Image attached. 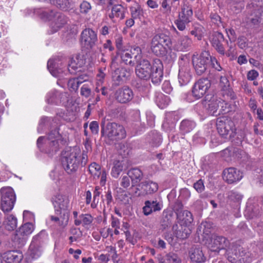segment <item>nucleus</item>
<instances>
[{
    "label": "nucleus",
    "instance_id": "nucleus-33",
    "mask_svg": "<svg viewBox=\"0 0 263 263\" xmlns=\"http://www.w3.org/2000/svg\"><path fill=\"white\" fill-rule=\"evenodd\" d=\"M39 2H47L55 5L59 9L67 11L69 10L72 6L69 0H37Z\"/></svg>",
    "mask_w": 263,
    "mask_h": 263
},
{
    "label": "nucleus",
    "instance_id": "nucleus-47",
    "mask_svg": "<svg viewBox=\"0 0 263 263\" xmlns=\"http://www.w3.org/2000/svg\"><path fill=\"white\" fill-rule=\"evenodd\" d=\"M91 8L90 3L86 1H83L79 6L80 12L84 15L88 14Z\"/></svg>",
    "mask_w": 263,
    "mask_h": 263
},
{
    "label": "nucleus",
    "instance_id": "nucleus-56",
    "mask_svg": "<svg viewBox=\"0 0 263 263\" xmlns=\"http://www.w3.org/2000/svg\"><path fill=\"white\" fill-rule=\"evenodd\" d=\"M167 260L170 261V263H180L181 260L178 257V256L174 253H169L167 254L166 256Z\"/></svg>",
    "mask_w": 263,
    "mask_h": 263
},
{
    "label": "nucleus",
    "instance_id": "nucleus-12",
    "mask_svg": "<svg viewBox=\"0 0 263 263\" xmlns=\"http://www.w3.org/2000/svg\"><path fill=\"white\" fill-rule=\"evenodd\" d=\"M211 86V82L208 79H200L194 85L192 95L195 100L202 98Z\"/></svg>",
    "mask_w": 263,
    "mask_h": 263
},
{
    "label": "nucleus",
    "instance_id": "nucleus-13",
    "mask_svg": "<svg viewBox=\"0 0 263 263\" xmlns=\"http://www.w3.org/2000/svg\"><path fill=\"white\" fill-rule=\"evenodd\" d=\"M98 41L97 33L91 28L84 29L81 34V42L87 48H92Z\"/></svg>",
    "mask_w": 263,
    "mask_h": 263
},
{
    "label": "nucleus",
    "instance_id": "nucleus-46",
    "mask_svg": "<svg viewBox=\"0 0 263 263\" xmlns=\"http://www.w3.org/2000/svg\"><path fill=\"white\" fill-rule=\"evenodd\" d=\"M18 230L28 237L34 230V226L32 223L27 222L22 226Z\"/></svg>",
    "mask_w": 263,
    "mask_h": 263
},
{
    "label": "nucleus",
    "instance_id": "nucleus-35",
    "mask_svg": "<svg viewBox=\"0 0 263 263\" xmlns=\"http://www.w3.org/2000/svg\"><path fill=\"white\" fill-rule=\"evenodd\" d=\"M152 41L158 43L167 48L171 45V40L169 36L164 33H158L156 34Z\"/></svg>",
    "mask_w": 263,
    "mask_h": 263
},
{
    "label": "nucleus",
    "instance_id": "nucleus-32",
    "mask_svg": "<svg viewBox=\"0 0 263 263\" xmlns=\"http://www.w3.org/2000/svg\"><path fill=\"white\" fill-rule=\"evenodd\" d=\"M213 243L214 246H212L214 248L213 251L217 249H223L227 247L229 243V240L224 237L222 236H214L213 238Z\"/></svg>",
    "mask_w": 263,
    "mask_h": 263
},
{
    "label": "nucleus",
    "instance_id": "nucleus-20",
    "mask_svg": "<svg viewBox=\"0 0 263 263\" xmlns=\"http://www.w3.org/2000/svg\"><path fill=\"white\" fill-rule=\"evenodd\" d=\"M204 105L209 113L213 116H217V111L219 108V99L216 97L206 96Z\"/></svg>",
    "mask_w": 263,
    "mask_h": 263
},
{
    "label": "nucleus",
    "instance_id": "nucleus-14",
    "mask_svg": "<svg viewBox=\"0 0 263 263\" xmlns=\"http://www.w3.org/2000/svg\"><path fill=\"white\" fill-rule=\"evenodd\" d=\"M210 43L212 47L220 55H224L226 54L224 44L228 43L226 41L223 35L219 32L213 33L210 39Z\"/></svg>",
    "mask_w": 263,
    "mask_h": 263
},
{
    "label": "nucleus",
    "instance_id": "nucleus-54",
    "mask_svg": "<svg viewBox=\"0 0 263 263\" xmlns=\"http://www.w3.org/2000/svg\"><path fill=\"white\" fill-rule=\"evenodd\" d=\"M100 194V192L99 191V188L96 187L93 192V201L91 203V207L92 208L94 209L97 207L99 200Z\"/></svg>",
    "mask_w": 263,
    "mask_h": 263
},
{
    "label": "nucleus",
    "instance_id": "nucleus-61",
    "mask_svg": "<svg viewBox=\"0 0 263 263\" xmlns=\"http://www.w3.org/2000/svg\"><path fill=\"white\" fill-rule=\"evenodd\" d=\"M237 44L241 49H245L247 47L248 43L247 39L245 36H241L238 37Z\"/></svg>",
    "mask_w": 263,
    "mask_h": 263
},
{
    "label": "nucleus",
    "instance_id": "nucleus-27",
    "mask_svg": "<svg viewBox=\"0 0 263 263\" xmlns=\"http://www.w3.org/2000/svg\"><path fill=\"white\" fill-rule=\"evenodd\" d=\"M140 186L145 195L153 194L158 190V183L150 180L142 181L140 183Z\"/></svg>",
    "mask_w": 263,
    "mask_h": 263
},
{
    "label": "nucleus",
    "instance_id": "nucleus-48",
    "mask_svg": "<svg viewBox=\"0 0 263 263\" xmlns=\"http://www.w3.org/2000/svg\"><path fill=\"white\" fill-rule=\"evenodd\" d=\"M218 114H226L230 111V105L226 101L219 99V108Z\"/></svg>",
    "mask_w": 263,
    "mask_h": 263
},
{
    "label": "nucleus",
    "instance_id": "nucleus-16",
    "mask_svg": "<svg viewBox=\"0 0 263 263\" xmlns=\"http://www.w3.org/2000/svg\"><path fill=\"white\" fill-rule=\"evenodd\" d=\"M130 76V71L126 68L122 67L116 68L112 73V79L114 85L119 86L126 82Z\"/></svg>",
    "mask_w": 263,
    "mask_h": 263
},
{
    "label": "nucleus",
    "instance_id": "nucleus-7",
    "mask_svg": "<svg viewBox=\"0 0 263 263\" xmlns=\"http://www.w3.org/2000/svg\"><path fill=\"white\" fill-rule=\"evenodd\" d=\"M52 201L57 212H60V214L63 213L64 220L61 224L63 226L67 225L69 216V199L68 197L61 194H57L52 198Z\"/></svg>",
    "mask_w": 263,
    "mask_h": 263
},
{
    "label": "nucleus",
    "instance_id": "nucleus-25",
    "mask_svg": "<svg viewBox=\"0 0 263 263\" xmlns=\"http://www.w3.org/2000/svg\"><path fill=\"white\" fill-rule=\"evenodd\" d=\"M189 256L191 260L193 262H203L206 260V257L200 248L196 246H193L190 249Z\"/></svg>",
    "mask_w": 263,
    "mask_h": 263
},
{
    "label": "nucleus",
    "instance_id": "nucleus-10",
    "mask_svg": "<svg viewBox=\"0 0 263 263\" xmlns=\"http://www.w3.org/2000/svg\"><path fill=\"white\" fill-rule=\"evenodd\" d=\"M120 57L122 61L125 64L134 66L142 58L141 49L136 46L130 50H124L122 51Z\"/></svg>",
    "mask_w": 263,
    "mask_h": 263
},
{
    "label": "nucleus",
    "instance_id": "nucleus-8",
    "mask_svg": "<svg viewBox=\"0 0 263 263\" xmlns=\"http://www.w3.org/2000/svg\"><path fill=\"white\" fill-rule=\"evenodd\" d=\"M210 54L209 51H202L200 54H194L192 56V64L196 73L198 76L206 71L210 63Z\"/></svg>",
    "mask_w": 263,
    "mask_h": 263
},
{
    "label": "nucleus",
    "instance_id": "nucleus-11",
    "mask_svg": "<svg viewBox=\"0 0 263 263\" xmlns=\"http://www.w3.org/2000/svg\"><path fill=\"white\" fill-rule=\"evenodd\" d=\"M216 126L218 133L224 137L228 135L231 137L236 130L233 121L230 118L226 117L218 118L217 119Z\"/></svg>",
    "mask_w": 263,
    "mask_h": 263
},
{
    "label": "nucleus",
    "instance_id": "nucleus-38",
    "mask_svg": "<svg viewBox=\"0 0 263 263\" xmlns=\"http://www.w3.org/2000/svg\"><path fill=\"white\" fill-rule=\"evenodd\" d=\"M195 126L196 124L194 121L185 119L181 122L180 129L183 134H185L192 131Z\"/></svg>",
    "mask_w": 263,
    "mask_h": 263
},
{
    "label": "nucleus",
    "instance_id": "nucleus-15",
    "mask_svg": "<svg viewBox=\"0 0 263 263\" xmlns=\"http://www.w3.org/2000/svg\"><path fill=\"white\" fill-rule=\"evenodd\" d=\"M134 97V93L131 89L124 86L118 89L115 92L116 100L120 103L124 104L130 101Z\"/></svg>",
    "mask_w": 263,
    "mask_h": 263
},
{
    "label": "nucleus",
    "instance_id": "nucleus-43",
    "mask_svg": "<svg viewBox=\"0 0 263 263\" xmlns=\"http://www.w3.org/2000/svg\"><path fill=\"white\" fill-rule=\"evenodd\" d=\"M42 249L39 245L31 243L29 248L30 256L34 259L39 257L42 254Z\"/></svg>",
    "mask_w": 263,
    "mask_h": 263
},
{
    "label": "nucleus",
    "instance_id": "nucleus-3",
    "mask_svg": "<svg viewBox=\"0 0 263 263\" xmlns=\"http://www.w3.org/2000/svg\"><path fill=\"white\" fill-rule=\"evenodd\" d=\"M85 64L84 60L79 55L73 57L69 59L67 67L64 66L61 63L59 65L52 60H49L47 67L51 74L55 77H60L63 72H69L75 74L81 71L82 67Z\"/></svg>",
    "mask_w": 263,
    "mask_h": 263
},
{
    "label": "nucleus",
    "instance_id": "nucleus-42",
    "mask_svg": "<svg viewBox=\"0 0 263 263\" xmlns=\"http://www.w3.org/2000/svg\"><path fill=\"white\" fill-rule=\"evenodd\" d=\"M88 170L89 173L95 179H99L102 171L100 165L96 162H93L89 165Z\"/></svg>",
    "mask_w": 263,
    "mask_h": 263
},
{
    "label": "nucleus",
    "instance_id": "nucleus-63",
    "mask_svg": "<svg viewBox=\"0 0 263 263\" xmlns=\"http://www.w3.org/2000/svg\"><path fill=\"white\" fill-rule=\"evenodd\" d=\"M129 178L130 177L128 176H123L120 182L121 186L124 188H127L128 187L130 183Z\"/></svg>",
    "mask_w": 263,
    "mask_h": 263
},
{
    "label": "nucleus",
    "instance_id": "nucleus-44",
    "mask_svg": "<svg viewBox=\"0 0 263 263\" xmlns=\"http://www.w3.org/2000/svg\"><path fill=\"white\" fill-rule=\"evenodd\" d=\"M128 176L132 180H136L140 181L143 177V173L138 168H133L128 171Z\"/></svg>",
    "mask_w": 263,
    "mask_h": 263
},
{
    "label": "nucleus",
    "instance_id": "nucleus-52",
    "mask_svg": "<svg viewBox=\"0 0 263 263\" xmlns=\"http://www.w3.org/2000/svg\"><path fill=\"white\" fill-rule=\"evenodd\" d=\"M229 198L234 202H239L242 199V195L238 192L231 191L228 194Z\"/></svg>",
    "mask_w": 263,
    "mask_h": 263
},
{
    "label": "nucleus",
    "instance_id": "nucleus-5",
    "mask_svg": "<svg viewBox=\"0 0 263 263\" xmlns=\"http://www.w3.org/2000/svg\"><path fill=\"white\" fill-rule=\"evenodd\" d=\"M190 61V58L187 54L182 55L179 58L178 81L180 86L186 85L192 78Z\"/></svg>",
    "mask_w": 263,
    "mask_h": 263
},
{
    "label": "nucleus",
    "instance_id": "nucleus-39",
    "mask_svg": "<svg viewBox=\"0 0 263 263\" xmlns=\"http://www.w3.org/2000/svg\"><path fill=\"white\" fill-rule=\"evenodd\" d=\"M93 221V218L90 214H81L78 219H74L76 226L82 224L84 227L89 226Z\"/></svg>",
    "mask_w": 263,
    "mask_h": 263
},
{
    "label": "nucleus",
    "instance_id": "nucleus-59",
    "mask_svg": "<svg viewBox=\"0 0 263 263\" xmlns=\"http://www.w3.org/2000/svg\"><path fill=\"white\" fill-rule=\"evenodd\" d=\"M210 63L212 66V67L217 70V71H221L222 70V67H221L219 63L218 62L216 58L214 57H212L210 55Z\"/></svg>",
    "mask_w": 263,
    "mask_h": 263
},
{
    "label": "nucleus",
    "instance_id": "nucleus-58",
    "mask_svg": "<svg viewBox=\"0 0 263 263\" xmlns=\"http://www.w3.org/2000/svg\"><path fill=\"white\" fill-rule=\"evenodd\" d=\"M210 18L211 21L217 26H219L222 24L221 17L216 13H211Z\"/></svg>",
    "mask_w": 263,
    "mask_h": 263
},
{
    "label": "nucleus",
    "instance_id": "nucleus-19",
    "mask_svg": "<svg viewBox=\"0 0 263 263\" xmlns=\"http://www.w3.org/2000/svg\"><path fill=\"white\" fill-rule=\"evenodd\" d=\"M260 12L259 10H254L253 12L249 13L243 19V22L248 28H256L261 22Z\"/></svg>",
    "mask_w": 263,
    "mask_h": 263
},
{
    "label": "nucleus",
    "instance_id": "nucleus-53",
    "mask_svg": "<svg viewBox=\"0 0 263 263\" xmlns=\"http://www.w3.org/2000/svg\"><path fill=\"white\" fill-rule=\"evenodd\" d=\"M202 28L201 27H195L190 31V33L197 37L198 40H201L203 37Z\"/></svg>",
    "mask_w": 263,
    "mask_h": 263
},
{
    "label": "nucleus",
    "instance_id": "nucleus-18",
    "mask_svg": "<svg viewBox=\"0 0 263 263\" xmlns=\"http://www.w3.org/2000/svg\"><path fill=\"white\" fill-rule=\"evenodd\" d=\"M125 10L126 9L122 5H114L111 8L110 12L108 13V17L113 23H116L118 21L125 18Z\"/></svg>",
    "mask_w": 263,
    "mask_h": 263
},
{
    "label": "nucleus",
    "instance_id": "nucleus-9",
    "mask_svg": "<svg viewBox=\"0 0 263 263\" xmlns=\"http://www.w3.org/2000/svg\"><path fill=\"white\" fill-rule=\"evenodd\" d=\"M1 194V207L4 212L11 211L16 201V196L11 187H3L0 190Z\"/></svg>",
    "mask_w": 263,
    "mask_h": 263
},
{
    "label": "nucleus",
    "instance_id": "nucleus-41",
    "mask_svg": "<svg viewBox=\"0 0 263 263\" xmlns=\"http://www.w3.org/2000/svg\"><path fill=\"white\" fill-rule=\"evenodd\" d=\"M4 225L5 228L8 231L14 230L17 227L16 218L12 215H8L4 221Z\"/></svg>",
    "mask_w": 263,
    "mask_h": 263
},
{
    "label": "nucleus",
    "instance_id": "nucleus-29",
    "mask_svg": "<svg viewBox=\"0 0 263 263\" xmlns=\"http://www.w3.org/2000/svg\"><path fill=\"white\" fill-rule=\"evenodd\" d=\"M127 162V160L125 159L122 161H115L114 163V166L111 169V175L112 177L117 178L121 172L125 168L128 167V165H126Z\"/></svg>",
    "mask_w": 263,
    "mask_h": 263
},
{
    "label": "nucleus",
    "instance_id": "nucleus-57",
    "mask_svg": "<svg viewBox=\"0 0 263 263\" xmlns=\"http://www.w3.org/2000/svg\"><path fill=\"white\" fill-rule=\"evenodd\" d=\"M194 188L198 193H201L204 190V185L203 181L202 179H199L194 184Z\"/></svg>",
    "mask_w": 263,
    "mask_h": 263
},
{
    "label": "nucleus",
    "instance_id": "nucleus-31",
    "mask_svg": "<svg viewBox=\"0 0 263 263\" xmlns=\"http://www.w3.org/2000/svg\"><path fill=\"white\" fill-rule=\"evenodd\" d=\"M260 213V207L259 205L255 203L252 202L249 200L247 203V208L245 211V215H248L252 218L256 217Z\"/></svg>",
    "mask_w": 263,
    "mask_h": 263
},
{
    "label": "nucleus",
    "instance_id": "nucleus-51",
    "mask_svg": "<svg viewBox=\"0 0 263 263\" xmlns=\"http://www.w3.org/2000/svg\"><path fill=\"white\" fill-rule=\"evenodd\" d=\"M227 256L228 260L231 263H237L239 260V255L237 252L233 254L232 250H229L227 251Z\"/></svg>",
    "mask_w": 263,
    "mask_h": 263
},
{
    "label": "nucleus",
    "instance_id": "nucleus-17",
    "mask_svg": "<svg viewBox=\"0 0 263 263\" xmlns=\"http://www.w3.org/2000/svg\"><path fill=\"white\" fill-rule=\"evenodd\" d=\"M223 178L227 182L231 184L239 181L242 178V173L235 168L230 167L223 171Z\"/></svg>",
    "mask_w": 263,
    "mask_h": 263
},
{
    "label": "nucleus",
    "instance_id": "nucleus-34",
    "mask_svg": "<svg viewBox=\"0 0 263 263\" xmlns=\"http://www.w3.org/2000/svg\"><path fill=\"white\" fill-rule=\"evenodd\" d=\"M219 85L222 90L226 91L227 95L230 97V99H235L234 93L230 88V84L227 77L225 76L220 77Z\"/></svg>",
    "mask_w": 263,
    "mask_h": 263
},
{
    "label": "nucleus",
    "instance_id": "nucleus-28",
    "mask_svg": "<svg viewBox=\"0 0 263 263\" xmlns=\"http://www.w3.org/2000/svg\"><path fill=\"white\" fill-rule=\"evenodd\" d=\"M59 137L58 129L51 130L48 134L46 143L50 145L51 150L56 152L58 149L59 144L58 138Z\"/></svg>",
    "mask_w": 263,
    "mask_h": 263
},
{
    "label": "nucleus",
    "instance_id": "nucleus-62",
    "mask_svg": "<svg viewBox=\"0 0 263 263\" xmlns=\"http://www.w3.org/2000/svg\"><path fill=\"white\" fill-rule=\"evenodd\" d=\"M162 89L164 92L170 94L172 91V87L170 82L164 81L162 84Z\"/></svg>",
    "mask_w": 263,
    "mask_h": 263
},
{
    "label": "nucleus",
    "instance_id": "nucleus-37",
    "mask_svg": "<svg viewBox=\"0 0 263 263\" xmlns=\"http://www.w3.org/2000/svg\"><path fill=\"white\" fill-rule=\"evenodd\" d=\"M132 17L135 19H141L143 16V10L141 5L137 3L129 7Z\"/></svg>",
    "mask_w": 263,
    "mask_h": 263
},
{
    "label": "nucleus",
    "instance_id": "nucleus-60",
    "mask_svg": "<svg viewBox=\"0 0 263 263\" xmlns=\"http://www.w3.org/2000/svg\"><path fill=\"white\" fill-rule=\"evenodd\" d=\"M116 46L119 51H122L124 50L123 46V38L121 35L116 36L115 40Z\"/></svg>",
    "mask_w": 263,
    "mask_h": 263
},
{
    "label": "nucleus",
    "instance_id": "nucleus-55",
    "mask_svg": "<svg viewBox=\"0 0 263 263\" xmlns=\"http://www.w3.org/2000/svg\"><path fill=\"white\" fill-rule=\"evenodd\" d=\"M79 81L76 78L70 79L68 82V86L71 91H77L79 88Z\"/></svg>",
    "mask_w": 263,
    "mask_h": 263
},
{
    "label": "nucleus",
    "instance_id": "nucleus-2",
    "mask_svg": "<svg viewBox=\"0 0 263 263\" xmlns=\"http://www.w3.org/2000/svg\"><path fill=\"white\" fill-rule=\"evenodd\" d=\"M88 161L87 152L79 149L65 150L62 153L61 162L65 171L69 174L75 173L80 167H84Z\"/></svg>",
    "mask_w": 263,
    "mask_h": 263
},
{
    "label": "nucleus",
    "instance_id": "nucleus-22",
    "mask_svg": "<svg viewBox=\"0 0 263 263\" xmlns=\"http://www.w3.org/2000/svg\"><path fill=\"white\" fill-rule=\"evenodd\" d=\"M179 209L176 210L177 219L182 221L186 226L190 225L193 221V217L192 213L187 210L180 211L179 209L182 208V205L180 203H177Z\"/></svg>",
    "mask_w": 263,
    "mask_h": 263
},
{
    "label": "nucleus",
    "instance_id": "nucleus-1",
    "mask_svg": "<svg viewBox=\"0 0 263 263\" xmlns=\"http://www.w3.org/2000/svg\"><path fill=\"white\" fill-rule=\"evenodd\" d=\"M137 64L135 72L139 79L145 80L151 79L154 84H158L161 81L163 76V66L160 59H155L152 65L145 59H141Z\"/></svg>",
    "mask_w": 263,
    "mask_h": 263
},
{
    "label": "nucleus",
    "instance_id": "nucleus-30",
    "mask_svg": "<svg viewBox=\"0 0 263 263\" xmlns=\"http://www.w3.org/2000/svg\"><path fill=\"white\" fill-rule=\"evenodd\" d=\"M28 237L18 230L12 237V241L17 248L23 247L26 243Z\"/></svg>",
    "mask_w": 263,
    "mask_h": 263
},
{
    "label": "nucleus",
    "instance_id": "nucleus-21",
    "mask_svg": "<svg viewBox=\"0 0 263 263\" xmlns=\"http://www.w3.org/2000/svg\"><path fill=\"white\" fill-rule=\"evenodd\" d=\"M23 258L22 253L17 251H9L3 255V260L7 263H20Z\"/></svg>",
    "mask_w": 263,
    "mask_h": 263
},
{
    "label": "nucleus",
    "instance_id": "nucleus-23",
    "mask_svg": "<svg viewBox=\"0 0 263 263\" xmlns=\"http://www.w3.org/2000/svg\"><path fill=\"white\" fill-rule=\"evenodd\" d=\"M143 208V212L146 216L149 215L153 212L159 211L162 209V204L157 200H146Z\"/></svg>",
    "mask_w": 263,
    "mask_h": 263
},
{
    "label": "nucleus",
    "instance_id": "nucleus-24",
    "mask_svg": "<svg viewBox=\"0 0 263 263\" xmlns=\"http://www.w3.org/2000/svg\"><path fill=\"white\" fill-rule=\"evenodd\" d=\"M192 43V39L188 36H183L178 40L174 48L179 51H187L190 49Z\"/></svg>",
    "mask_w": 263,
    "mask_h": 263
},
{
    "label": "nucleus",
    "instance_id": "nucleus-50",
    "mask_svg": "<svg viewBox=\"0 0 263 263\" xmlns=\"http://www.w3.org/2000/svg\"><path fill=\"white\" fill-rule=\"evenodd\" d=\"M191 233V230L187 227H181L177 233V237L180 239H184L189 237Z\"/></svg>",
    "mask_w": 263,
    "mask_h": 263
},
{
    "label": "nucleus",
    "instance_id": "nucleus-4",
    "mask_svg": "<svg viewBox=\"0 0 263 263\" xmlns=\"http://www.w3.org/2000/svg\"><path fill=\"white\" fill-rule=\"evenodd\" d=\"M101 133L103 137L111 141H117L125 138L126 132L121 124L115 122H107L103 119L101 123Z\"/></svg>",
    "mask_w": 263,
    "mask_h": 263
},
{
    "label": "nucleus",
    "instance_id": "nucleus-36",
    "mask_svg": "<svg viewBox=\"0 0 263 263\" xmlns=\"http://www.w3.org/2000/svg\"><path fill=\"white\" fill-rule=\"evenodd\" d=\"M166 47L152 40L151 50L157 56H163L167 52Z\"/></svg>",
    "mask_w": 263,
    "mask_h": 263
},
{
    "label": "nucleus",
    "instance_id": "nucleus-64",
    "mask_svg": "<svg viewBox=\"0 0 263 263\" xmlns=\"http://www.w3.org/2000/svg\"><path fill=\"white\" fill-rule=\"evenodd\" d=\"M91 93V89L86 85H83L81 88V95L86 98L88 97Z\"/></svg>",
    "mask_w": 263,
    "mask_h": 263
},
{
    "label": "nucleus",
    "instance_id": "nucleus-49",
    "mask_svg": "<svg viewBox=\"0 0 263 263\" xmlns=\"http://www.w3.org/2000/svg\"><path fill=\"white\" fill-rule=\"evenodd\" d=\"M55 14L56 12L53 10H45L41 12L40 16L42 19L45 21H50L54 18Z\"/></svg>",
    "mask_w": 263,
    "mask_h": 263
},
{
    "label": "nucleus",
    "instance_id": "nucleus-6",
    "mask_svg": "<svg viewBox=\"0 0 263 263\" xmlns=\"http://www.w3.org/2000/svg\"><path fill=\"white\" fill-rule=\"evenodd\" d=\"M193 14L192 5L187 0H184L178 17L174 22L179 30L183 31L185 29L186 25L191 21Z\"/></svg>",
    "mask_w": 263,
    "mask_h": 263
},
{
    "label": "nucleus",
    "instance_id": "nucleus-45",
    "mask_svg": "<svg viewBox=\"0 0 263 263\" xmlns=\"http://www.w3.org/2000/svg\"><path fill=\"white\" fill-rule=\"evenodd\" d=\"M48 237V235L45 231L42 230L36 235L33 237L31 243L36 245H40L45 242Z\"/></svg>",
    "mask_w": 263,
    "mask_h": 263
},
{
    "label": "nucleus",
    "instance_id": "nucleus-40",
    "mask_svg": "<svg viewBox=\"0 0 263 263\" xmlns=\"http://www.w3.org/2000/svg\"><path fill=\"white\" fill-rule=\"evenodd\" d=\"M155 101L158 106L163 109L168 105L170 100L167 96L161 93H158L156 95Z\"/></svg>",
    "mask_w": 263,
    "mask_h": 263
},
{
    "label": "nucleus",
    "instance_id": "nucleus-26",
    "mask_svg": "<svg viewBox=\"0 0 263 263\" xmlns=\"http://www.w3.org/2000/svg\"><path fill=\"white\" fill-rule=\"evenodd\" d=\"M51 24V28L54 32H57L62 28L68 22V18L63 13L57 12Z\"/></svg>",
    "mask_w": 263,
    "mask_h": 263
}]
</instances>
